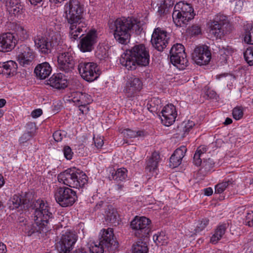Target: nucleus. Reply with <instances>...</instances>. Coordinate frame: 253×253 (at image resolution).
Segmentation results:
<instances>
[{"label":"nucleus","instance_id":"obj_10","mask_svg":"<svg viewBox=\"0 0 253 253\" xmlns=\"http://www.w3.org/2000/svg\"><path fill=\"white\" fill-rule=\"evenodd\" d=\"M35 47L42 54H48L52 52V49L59 44L58 39L53 40L49 37L42 35H37L34 37Z\"/></svg>","mask_w":253,"mask_h":253},{"label":"nucleus","instance_id":"obj_8","mask_svg":"<svg viewBox=\"0 0 253 253\" xmlns=\"http://www.w3.org/2000/svg\"><path fill=\"white\" fill-rule=\"evenodd\" d=\"M151 220L145 217L136 216L130 222V227L134 235L139 238L146 237L151 232Z\"/></svg>","mask_w":253,"mask_h":253},{"label":"nucleus","instance_id":"obj_61","mask_svg":"<svg viewBox=\"0 0 253 253\" xmlns=\"http://www.w3.org/2000/svg\"><path fill=\"white\" fill-rule=\"evenodd\" d=\"M205 94L210 98H214L216 95V93L214 91L210 89H208Z\"/></svg>","mask_w":253,"mask_h":253},{"label":"nucleus","instance_id":"obj_62","mask_svg":"<svg viewBox=\"0 0 253 253\" xmlns=\"http://www.w3.org/2000/svg\"><path fill=\"white\" fill-rule=\"evenodd\" d=\"M79 110L81 111V112L83 114H87L89 111V109L87 107V105L82 106L79 107Z\"/></svg>","mask_w":253,"mask_h":253},{"label":"nucleus","instance_id":"obj_39","mask_svg":"<svg viewBox=\"0 0 253 253\" xmlns=\"http://www.w3.org/2000/svg\"><path fill=\"white\" fill-rule=\"evenodd\" d=\"M127 170L124 168L118 169L112 172V176L114 180L123 181L127 177Z\"/></svg>","mask_w":253,"mask_h":253},{"label":"nucleus","instance_id":"obj_9","mask_svg":"<svg viewBox=\"0 0 253 253\" xmlns=\"http://www.w3.org/2000/svg\"><path fill=\"white\" fill-rule=\"evenodd\" d=\"M211 34L216 39H221L226 33L225 28L229 25L228 20L226 16L218 14L213 20L209 22Z\"/></svg>","mask_w":253,"mask_h":253},{"label":"nucleus","instance_id":"obj_57","mask_svg":"<svg viewBox=\"0 0 253 253\" xmlns=\"http://www.w3.org/2000/svg\"><path fill=\"white\" fill-rule=\"evenodd\" d=\"M245 223L246 225L253 227V212L247 214Z\"/></svg>","mask_w":253,"mask_h":253},{"label":"nucleus","instance_id":"obj_6","mask_svg":"<svg viewBox=\"0 0 253 253\" xmlns=\"http://www.w3.org/2000/svg\"><path fill=\"white\" fill-rule=\"evenodd\" d=\"M34 211V221L36 223L42 225L44 224L45 227L48 229V224L53 218L51 208L49 207L47 202L41 200H38L33 203Z\"/></svg>","mask_w":253,"mask_h":253},{"label":"nucleus","instance_id":"obj_37","mask_svg":"<svg viewBox=\"0 0 253 253\" xmlns=\"http://www.w3.org/2000/svg\"><path fill=\"white\" fill-rule=\"evenodd\" d=\"M206 148L199 147L197 150L193 157V163L195 165L199 166L202 165V160L205 159V155L206 154Z\"/></svg>","mask_w":253,"mask_h":253},{"label":"nucleus","instance_id":"obj_36","mask_svg":"<svg viewBox=\"0 0 253 253\" xmlns=\"http://www.w3.org/2000/svg\"><path fill=\"white\" fill-rule=\"evenodd\" d=\"M226 229V227L225 224L218 225L215 229L214 234L211 238V242L213 244H216L225 234Z\"/></svg>","mask_w":253,"mask_h":253},{"label":"nucleus","instance_id":"obj_52","mask_svg":"<svg viewBox=\"0 0 253 253\" xmlns=\"http://www.w3.org/2000/svg\"><path fill=\"white\" fill-rule=\"evenodd\" d=\"M189 33L192 36L198 35L201 33V28L196 25H192L188 29Z\"/></svg>","mask_w":253,"mask_h":253},{"label":"nucleus","instance_id":"obj_56","mask_svg":"<svg viewBox=\"0 0 253 253\" xmlns=\"http://www.w3.org/2000/svg\"><path fill=\"white\" fill-rule=\"evenodd\" d=\"M169 11V9L163 4L161 2L158 7V12L159 14L161 15L167 14Z\"/></svg>","mask_w":253,"mask_h":253},{"label":"nucleus","instance_id":"obj_25","mask_svg":"<svg viewBox=\"0 0 253 253\" xmlns=\"http://www.w3.org/2000/svg\"><path fill=\"white\" fill-rule=\"evenodd\" d=\"M29 202V200L26 199L22 195L15 194L9 199L8 204L10 210H14L19 208L22 209V208H25L27 207L25 205L28 204Z\"/></svg>","mask_w":253,"mask_h":253},{"label":"nucleus","instance_id":"obj_32","mask_svg":"<svg viewBox=\"0 0 253 253\" xmlns=\"http://www.w3.org/2000/svg\"><path fill=\"white\" fill-rule=\"evenodd\" d=\"M119 215L117 211L112 206H108L105 211V219L112 224L119 223Z\"/></svg>","mask_w":253,"mask_h":253},{"label":"nucleus","instance_id":"obj_51","mask_svg":"<svg viewBox=\"0 0 253 253\" xmlns=\"http://www.w3.org/2000/svg\"><path fill=\"white\" fill-rule=\"evenodd\" d=\"M63 152L65 158L67 160H70L72 159L73 152L70 147L69 146H65L63 149Z\"/></svg>","mask_w":253,"mask_h":253},{"label":"nucleus","instance_id":"obj_18","mask_svg":"<svg viewBox=\"0 0 253 253\" xmlns=\"http://www.w3.org/2000/svg\"><path fill=\"white\" fill-rule=\"evenodd\" d=\"M76 174H77L76 168L68 169L58 175V181L70 187H77L78 182L75 180Z\"/></svg>","mask_w":253,"mask_h":253},{"label":"nucleus","instance_id":"obj_29","mask_svg":"<svg viewBox=\"0 0 253 253\" xmlns=\"http://www.w3.org/2000/svg\"><path fill=\"white\" fill-rule=\"evenodd\" d=\"M48 230V229L45 227L44 224H42V225L41 224L39 225L35 222L34 224L28 225L26 227L25 232L28 236H30L34 233H45Z\"/></svg>","mask_w":253,"mask_h":253},{"label":"nucleus","instance_id":"obj_63","mask_svg":"<svg viewBox=\"0 0 253 253\" xmlns=\"http://www.w3.org/2000/svg\"><path fill=\"white\" fill-rule=\"evenodd\" d=\"M146 132L144 130H138L135 131V137H143L146 135Z\"/></svg>","mask_w":253,"mask_h":253},{"label":"nucleus","instance_id":"obj_5","mask_svg":"<svg viewBox=\"0 0 253 253\" xmlns=\"http://www.w3.org/2000/svg\"><path fill=\"white\" fill-rule=\"evenodd\" d=\"M194 16V9L191 4L180 1L174 6L172 19L177 27H182L187 25Z\"/></svg>","mask_w":253,"mask_h":253},{"label":"nucleus","instance_id":"obj_48","mask_svg":"<svg viewBox=\"0 0 253 253\" xmlns=\"http://www.w3.org/2000/svg\"><path fill=\"white\" fill-rule=\"evenodd\" d=\"M153 240L157 245H163L165 243V236L164 233H160L153 236Z\"/></svg>","mask_w":253,"mask_h":253},{"label":"nucleus","instance_id":"obj_43","mask_svg":"<svg viewBox=\"0 0 253 253\" xmlns=\"http://www.w3.org/2000/svg\"><path fill=\"white\" fill-rule=\"evenodd\" d=\"M95 56L100 60H104L107 57V50L104 47H97V50L95 51Z\"/></svg>","mask_w":253,"mask_h":253},{"label":"nucleus","instance_id":"obj_20","mask_svg":"<svg viewBox=\"0 0 253 253\" xmlns=\"http://www.w3.org/2000/svg\"><path fill=\"white\" fill-rule=\"evenodd\" d=\"M161 121L166 126L171 125L175 121L177 114L175 107L172 104L165 106L161 111Z\"/></svg>","mask_w":253,"mask_h":253},{"label":"nucleus","instance_id":"obj_50","mask_svg":"<svg viewBox=\"0 0 253 253\" xmlns=\"http://www.w3.org/2000/svg\"><path fill=\"white\" fill-rule=\"evenodd\" d=\"M181 159L177 157L171 155L169 159V166L172 168L178 167L181 163Z\"/></svg>","mask_w":253,"mask_h":253},{"label":"nucleus","instance_id":"obj_17","mask_svg":"<svg viewBox=\"0 0 253 253\" xmlns=\"http://www.w3.org/2000/svg\"><path fill=\"white\" fill-rule=\"evenodd\" d=\"M192 59L195 63L200 66L206 65L211 59V53L208 46L196 47L192 53Z\"/></svg>","mask_w":253,"mask_h":253},{"label":"nucleus","instance_id":"obj_22","mask_svg":"<svg viewBox=\"0 0 253 253\" xmlns=\"http://www.w3.org/2000/svg\"><path fill=\"white\" fill-rule=\"evenodd\" d=\"M19 49L17 58L19 64L23 66L30 64L35 57L33 50L25 44L20 45Z\"/></svg>","mask_w":253,"mask_h":253},{"label":"nucleus","instance_id":"obj_30","mask_svg":"<svg viewBox=\"0 0 253 253\" xmlns=\"http://www.w3.org/2000/svg\"><path fill=\"white\" fill-rule=\"evenodd\" d=\"M61 25L56 24L54 22H51L47 28V31L48 33L49 37L53 40L58 39V42L60 43L61 40V36L60 34V30Z\"/></svg>","mask_w":253,"mask_h":253},{"label":"nucleus","instance_id":"obj_2","mask_svg":"<svg viewBox=\"0 0 253 253\" xmlns=\"http://www.w3.org/2000/svg\"><path fill=\"white\" fill-rule=\"evenodd\" d=\"M149 51L144 44L134 45L123 54L120 58L121 64L128 70L136 69L137 66H146L149 63Z\"/></svg>","mask_w":253,"mask_h":253},{"label":"nucleus","instance_id":"obj_19","mask_svg":"<svg viewBox=\"0 0 253 253\" xmlns=\"http://www.w3.org/2000/svg\"><path fill=\"white\" fill-rule=\"evenodd\" d=\"M16 40L11 32L0 34V51L7 52L11 51L15 46Z\"/></svg>","mask_w":253,"mask_h":253},{"label":"nucleus","instance_id":"obj_40","mask_svg":"<svg viewBox=\"0 0 253 253\" xmlns=\"http://www.w3.org/2000/svg\"><path fill=\"white\" fill-rule=\"evenodd\" d=\"M234 182L232 178L225 179L222 183H218L215 187V193L220 194L223 192L229 185Z\"/></svg>","mask_w":253,"mask_h":253},{"label":"nucleus","instance_id":"obj_45","mask_svg":"<svg viewBox=\"0 0 253 253\" xmlns=\"http://www.w3.org/2000/svg\"><path fill=\"white\" fill-rule=\"evenodd\" d=\"M209 220L207 218H204L199 221L198 225H197L195 231L196 233H199L203 230L209 224Z\"/></svg>","mask_w":253,"mask_h":253},{"label":"nucleus","instance_id":"obj_3","mask_svg":"<svg viewBox=\"0 0 253 253\" xmlns=\"http://www.w3.org/2000/svg\"><path fill=\"white\" fill-rule=\"evenodd\" d=\"M136 24L135 19L129 17L119 18L115 20H110L108 23L109 30L113 33L116 41L123 44L129 42L131 31Z\"/></svg>","mask_w":253,"mask_h":253},{"label":"nucleus","instance_id":"obj_24","mask_svg":"<svg viewBox=\"0 0 253 253\" xmlns=\"http://www.w3.org/2000/svg\"><path fill=\"white\" fill-rule=\"evenodd\" d=\"M71 96L72 101L78 107L88 105L92 101L91 96L85 92H73Z\"/></svg>","mask_w":253,"mask_h":253},{"label":"nucleus","instance_id":"obj_41","mask_svg":"<svg viewBox=\"0 0 253 253\" xmlns=\"http://www.w3.org/2000/svg\"><path fill=\"white\" fill-rule=\"evenodd\" d=\"M214 166V162L211 158L205 159L201 166V170L205 174L210 172Z\"/></svg>","mask_w":253,"mask_h":253},{"label":"nucleus","instance_id":"obj_60","mask_svg":"<svg viewBox=\"0 0 253 253\" xmlns=\"http://www.w3.org/2000/svg\"><path fill=\"white\" fill-rule=\"evenodd\" d=\"M42 114V110L41 109H37L32 112L31 116L34 118H37L40 117Z\"/></svg>","mask_w":253,"mask_h":253},{"label":"nucleus","instance_id":"obj_38","mask_svg":"<svg viewBox=\"0 0 253 253\" xmlns=\"http://www.w3.org/2000/svg\"><path fill=\"white\" fill-rule=\"evenodd\" d=\"M76 174L77 178L75 179L77 183V187L75 188H80L83 187L85 184L87 183V176L83 171L80 170L76 168Z\"/></svg>","mask_w":253,"mask_h":253},{"label":"nucleus","instance_id":"obj_1","mask_svg":"<svg viewBox=\"0 0 253 253\" xmlns=\"http://www.w3.org/2000/svg\"><path fill=\"white\" fill-rule=\"evenodd\" d=\"M84 6L79 0H70L65 5L66 18L69 25L70 38L74 40L81 38L83 28L86 24L84 21Z\"/></svg>","mask_w":253,"mask_h":253},{"label":"nucleus","instance_id":"obj_28","mask_svg":"<svg viewBox=\"0 0 253 253\" xmlns=\"http://www.w3.org/2000/svg\"><path fill=\"white\" fill-rule=\"evenodd\" d=\"M6 6L9 12L15 16L21 15L25 10L23 5L17 0H10L7 2Z\"/></svg>","mask_w":253,"mask_h":253},{"label":"nucleus","instance_id":"obj_42","mask_svg":"<svg viewBox=\"0 0 253 253\" xmlns=\"http://www.w3.org/2000/svg\"><path fill=\"white\" fill-rule=\"evenodd\" d=\"M245 61L250 66H253V47H248L244 52Z\"/></svg>","mask_w":253,"mask_h":253},{"label":"nucleus","instance_id":"obj_12","mask_svg":"<svg viewBox=\"0 0 253 253\" xmlns=\"http://www.w3.org/2000/svg\"><path fill=\"white\" fill-rule=\"evenodd\" d=\"M74 52L68 49L59 54L57 58L58 68L60 70L69 73L74 69L76 60Z\"/></svg>","mask_w":253,"mask_h":253},{"label":"nucleus","instance_id":"obj_53","mask_svg":"<svg viewBox=\"0 0 253 253\" xmlns=\"http://www.w3.org/2000/svg\"><path fill=\"white\" fill-rule=\"evenodd\" d=\"M194 126L195 123L192 121L189 120L186 123H185L183 129V131L184 132L183 136L188 134L190 129H192Z\"/></svg>","mask_w":253,"mask_h":253},{"label":"nucleus","instance_id":"obj_49","mask_svg":"<svg viewBox=\"0 0 253 253\" xmlns=\"http://www.w3.org/2000/svg\"><path fill=\"white\" fill-rule=\"evenodd\" d=\"M160 101L156 98H153L151 99L149 103L148 104L149 106L148 107V110L151 113L156 112L159 108V105L157 104V105H154L155 102H157L158 103H159Z\"/></svg>","mask_w":253,"mask_h":253},{"label":"nucleus","instance_id":"obj_16","mask_svg":"<svg viewBox=\"0 0 253 253\" xmlns=\"http://www.w3.org/2000/svg\"><path fill=\"white\" fill-rule=\"evenodd\" d=\"M97 42V31L95 29L91 30L80 40L78 46L83 52H90L94 49Z\"/></svg>","mask_w":253,"mask_h":253},{"label":"nucleus","instance_id":"obj_15","mask_svg":"<svg viewBox=\"0 0 253 253\" xmlns=\"http://www.w3.org/2000/svg\"><path fill=\"white\" fill-rule=\"evenodd\" d=\"M169 39L167 31L158 27L154 29L151 42L155 48L162 51L167 47Z\"/></svg>","mask_w":253,"mask_h":253},{"label":"nucleus","instance_id":"obj_33","mask_svg":"<svg viewBox=\"0 0 253 253\" xmlns=\"http://www.w3.org/2000/svg\"><path fill=\"white\" fill-rule=\"evenodd\" d=\"M132 253H148L149 248L146 242L139 238L131 247Z\"/></svg>","mask_w":253,"mask_h":253},{"label":"nucleus","instance_id":"obj_26","mask_svg":"<svg viewBox=\"0 0 253 253\" xmlns=\"http://www.w3.org/2000/svg\"><path fill=\"white\" fill-rule=\"evenodd\" d=\"M51 67L46 62L38 64L35 69L34 73L40 80L48 77L51 73Z\"/></svg>","mask_w":253,"mask_h":253},{"label":"nucleus","instance_id":"obj_4","mask_svg":"<svg viewBox=\"0 0 253 253\" xmlns=\"http://www.w3.org/2000/svg\"><path fill=\"white\" fill-rule=\"evenodd\" d=\"M99 244H94L89 248L91 253H103L106 249L111 253H114L119 247L118 242L114 238L112 228L101 230Z\"/></svg>","mask_w":253,"mask_h":253},{"label":"nucleus","instance_id":"obj_27","mask_svg":"<svg viewBox=\"0 0 253 253\" xmlns=\"http://www.w3.org/2000/svg\"><path fill=\"white\" fill-rule=\"evenodd\" d=\"M11 30L13 31L18 39L24 41L28 39L29 35L24 27L19 23L13 22L10 23Z\"/></svg>","mask_w":253,"mask_h":253},{"label":"nucleus","instance_id":"obj_14","mask_svg":"<svg viewBox=\"0 0 253 253\" xmlns=\"http://www.w3.org/2000/svg\"><path fill=\"white\" fill-rule=\"evenodd\" d=\"M169 54L170 62L173 65H180L182 68L188 65L184 47L182 44H174L170 49Z\"/></svg>","mask_w":253,"mask_h":253},{"label":"nucleus","instance_id":"obj_11","mask_svg":"<svg viewBox=\"0 0 253 253\" xmlns=\"http://www.w3.org/2000/svg\"><path fill=\"white\" fill-rule=\"evenodd\" d=\"M78 236L74 232L67 231L62 234L60 241L56 244L59 253H70L77 242Z\"/></svg>","mask_w":253,"mask_h":253},{"label":"nucleus","instance_id":"obj_34","mask_svg":"<svg viewBox=\"0 0 253 253\" xmlns=\"http://www.w3.org/2000/svg\"><path fill=\"white\" fill-rule=\"evenodd\" d=\"M3 65V74L8 76H13L16 73L17 64L13 61L9 60L1 63Z\"/></svg>","mask_w":253,"mask_h":253},{"label":"nucleus","instance_id":"obj_31","mask_svg":"<svg viewBox=\"0 0 253 253\" xmlns=\"http://www.w3.org/2000/svg\"><path fill=\"white\" fill-rule=\"evenodd\" d=\"M160 159L159 154L157 152L152 153L151 157L147 161L146 170L149 172H152L155 170L158 166V164Z\"/></svg>","mask_w":253,"mask_h":253},{"label":"nucleus","instance_id":"obj_44","mask_svg":"<svg viewBox=\"0 0 253 253\" xmlns=\"http://www.w3.org/2000/svg\"><path fill=\"white\" fill-rule=\"evenodd\" d=\"M243 108L242 107L237 106L233 109L232 115L236 120L241 119L243 117Z\"/></svg>","mask_w":253,"mask_h":253},{"label":"nucleus","instance_id":"obj_47","mask_svg":"<svg viewBox=\"0 0 253 253\" xmlns=\"http://www.w3.org/2000/svg\"><path fill=\"white\" fill-rule=\"evenodd\" d=\"M34 136V132L33 131L25 132L19 138L20 143H24L29 140Z\"/></svg>","mask_w":253,"mask_h":253},{"label":"nucleus","instance_id":"obj_13","mask_svg":"<svg viewBox=\"0 0 253 253\" xmlns=\"http://www.w3.org/2000/svg\"><path fill=\"white\" fill-rule=\"evenodd\" d=\"M78 70L83 78L87 82L94 81L100 75L98 66L93 62H81L78 65Z\"/></svg>","mask_w":253,"mask_h":253},{"label":"nucleus","instance_id":"obj_64","mask_svg":"<svg viewBox=\"0 0 253 253\" xmlns=\"http://www.w3.org/2000/svg\"><path fill=\"white\" fill-rule=\"evenodd\" d=\"M204 191L205 195L208 196L211 195L213 193L212 189L211 187L205 188Z\"/></svg>","mask_w":253,"mask_h":253},{"label":"nucleus","instance_id":"obj_23","mask_svg":"<svg viewBox=\"0 0 253 253\" xmlns=\"http://www.w3.org/2000/svg\"><path fill=\"white\" fill-rule=\"evenodd\" d=\"M47 84L58 89H64L68 85L67 79L62 73L54 74L50 78Z\"/></svg>","mask_w":253,"mask_h":253},{"label":"nucleus","instance_id":"obj_59","mask_svg":"<svg viewBox=\"0 0 253 253\" xmlns=\"http://www.w3.org/2000/svg\"><path fill=\"white\" fill-rule=\"evenodd\" d=\"M161 2L163 3V4H164L169 9L171 8L174 4L173 0H162Z\"/></svg>","mask_w":253,"mask_h":253},{"label":"nucleus","instance_id":"obj_7","mask_svg":"<svg viewBox=\"0 0 253 253\" xmlns=\"http://www.w3.org/2000/svg\"><path fill=\"white\" fill-rule=\"evenodd\" d=\"M54 193L56 202L62 207L71 206L77 198L76 192L67 187H57Z\"/></svg>","mask_w":253,"mask_h":253},{"label":"nucleus","instance_id":"obj_21","mask_svg":"<svg viewBox=\"0 0 253 253\" xmlns=\"http://www.w3.org/2000/svg\"><path fill=\"white\" fill-rule=\"evenodd\" d=\"M142 84L140 80L135 76L130 77L126 82L124 89L126 96L131 98L142 88Z\"/></svg>","mask_w":253,"mask_h":253},{"label":"nucleus","instance_id":"obj_54","mask_svg":"<svg viewBox=\"0 0 253 253\" xmlns=\"http://www.w3.org/2000/svg\"><path fill=\"white\" fill-rule=\"evenodd\" d=\"M65 136V134L64 132L61 130H57L53 134V137L56 142L61 141Z\"/></svg>","mask_w":253,"mask_h":253},{"label":"nucleus","instance_id":"obj_35","mask_svg":"<svg viewBox=\"0 0 253 253\" xmlns=\"http://www.w3.org/2000/svg\"><path fill=\"white\" fill-rule=\"evenodd\" d=\"M243 37L245 43L253 44V25L250 24L244 25Z\"/></svg>","mask_w":253,"mask_h":253},{"label":"nucleus","instance_id":"obj_55","mask_svg":"<svg viewBox=\"0 0 253 253\" xmlns=\"http://www.w3.org/2000/svg\"><path fill=\"white\" fill-rule=\"evenodd\" d=\"M124 137L128 138H135V131L127 128L122 131Z\"/></svg>","mask_w":253,"mask_h":253},{"label":"nucleus","instance_id":"obj_46","mask_svg":"<svg viewBox=\"0 0 253 253\" xmlns=\"http://www.w3.org/2000/svg\"><path fill=\"white\" fill-rule=\"evenodd\" d=\"M186 151V147L185 146H181L179 148L176 149L172 155L177 157L178 158H180L182 160L184 157Z\"/></svg>","mask_w":253,"mask_h":253},{"label":"nucleus","instance_id":"obj_58","mask_svg":"<svg viewBox=\"0 0 253 253\" xmlns=\"http://www.w3.org/2000/svg\"><path fill=\"white\" fill-rule=\"evenodd\" d=\"M94 142L95 146L98 148H101L104 144L103 139L101 137H93Z\"/></svg>","mask_w":253,"mask_h":253}]
</instances>
